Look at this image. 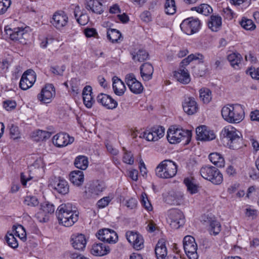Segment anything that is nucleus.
Here are the masks:
<instances>
[{"instance_id": "f257e3e1", "label": "nucleus", "mask_w": 259, "mask_h": 259, "mask_svg": "<svg viewBox=\"0 0 259 259\" xmlns=\"http://www.w3.org/2000/svg\"><path fill=\"white\" fill-rule=\"evenodd\" d=\"M227 146L234 150L241 148L243 146L241 133L232 125L225 126L221 132Z\"/></svg>"}, {"instance_id": "f03ea898", "label": "nucleus", "mask_w": 259, "mask_h": 259, "mask_svg": "<svg viewBox=\"0 0 259 259\" xmlns=\"http://www.w3.org/2000/svg\"><path fill=\"white\" fill-rule=\"evenodd\" d=\"M223 118L229 123H239L244 118V111L241 105L228 104L221 110Z\"/></svg>"}, {"instance_id": "7ed1b4c3", "label": "nucleus", "mask_w": 259, "mask_h": 259, "mask_svg": "<svg viewBox=\"0 0 259 259\" xmlns=\"http://www.w3.org/2000/svg\"><path fill=\"white\" fill-rule=\"evenodd\" d=\"M178 171V165L170 159L162 161L155 168L156 175L162 179H169L175 177Z\"/></svg>"}, {"instance_id": "20e7f679", "label": "nucleus", "mask_w": 259, "mask_h": 259, "mask_svg": "<svg viewBox=\"0 0 259 259\" xmlns=\"http://www.w3.org/2000/svg\"><path fill=\"white\" fill-rule=\"evenodd\" d=\"M191 132L189 130H184L176 126H171L167 131V139L171 144H177L184 141L186 144H188L191 138Z\"/></svg>"}, {"instance_id": "39448f33", "label": "nucleus", "mask_w": 259, "mask_h": 259, "mask_svg": "<svg viewBox=\"0 0 259 259\" xmlns=\"http://www.w3.org/2000/svg\"><path fill=\"white\" fill-rule=\"evenodd\" d=\"M199 172L203 178L210 181L214 185H220L223 181V175L215 167L210 165L203 166Z\"/></svg>"}, {"instance_id": "423d86ee", "label": "nucleus", "mask_w": 259, "mask_h": 259, "mask_svg": "<svg viewBox=\"0 0 259 259\" xmlns=\"http://www.w3.org/2000/svg\"><path fill=\"white\" fill-rule=\"evenodd\" d=\"M167 221L172 229H177L185 224V217L180 210L171 209L167 212Z\"/></svg>"}, {"instance_id": "0eeeda50", "label": "nucleus", "mask_w": 259, "mask_h": 259, "mask_svg": "<svg viewBox=\"0 0 259 259\" xmlns=\"http://www.w3.org/2000/svg\"><path fill=\"white\" fill-rule=\"evenodd\" d=\"M180 27L184 33L191 35L199 30L200 28V22L198 18L190 17L182 21Z\"/></svg>"}, {"instance_id": "6e6552de", "label": "nucleus", "mask_w": 259, "mask_h": 259, "mask_svg": "<svg viewBox=\"0 0 259 259\" xmlns=\"http://www.w3.org/2000/svg\"><path fill=\"white\" fill-rule=\"evenodd\" d=\"M183 247L186 254L189 259H197V245L194 237L186 236L183 239Z\"/></svg>"}, {"instance_id": "1a4fd4ad", "label": "nucleus", "mask_w": 259, "mask_h": 259, "mask_svg": "<svg viewBox=\"0 0 259 259\" xmlns=\"http://www.w3.org/2000/svg\"><path fill=\"white\" fill-rule=\"evenodd\" d=\"M165 129L162 126H156L145 131L140 137L148 141H157L163 137Z\"/></svg>"}, {"instance_id": "9d476101", "label": "nucleus", "mask_w": 259, "mask_h": 259, "mask_svg": "<svg viewBox=\"0 0 259 259\" xmlns=\"http://www.w3.org/2000/svg\"><path fill=\"white\" fill-rule=\"evenodd\" d=\"M35 80V72L32 70H27L22 75L19 82V87L23 90H27L33 85Z\"/></svg>"}, {"instance_id": "9b49d317", "label": "nucleus", "mask_w": 259, "mask_h": 259, "mask_svg": "<svg viewBox=\"0 0 259 259\" xmlns=\"http://www.w3.org/2000/svg\"><path fill=\"white\" fill-rule=\"evenodd\" d=\"M125 81L130 91L135 94L141 93L144 89L142 83L136 78L133 73L127 74L125 76Z\"/></svg>"}, {"instance_id": "f8f14e48", "label": "nucleus", "mask_w": 259, "mask_h": 259, "mask_svg": "<svg viewBox=\"0 0 259 259\" xmlns=\"http://www.w3.org/2000/svg\"><path fill=\"white\" fill-rule=\"evenodd\" d=\"M96 236L99 240L109 243H115L118 240L116 233L109 229L104 228L99 230Z\"/></svg>"}, {"instance_id": "ddd939ff", "label": "nucleus", "mask_w": 259, "mask_h": 259, "mask_svg": "<svg viewBox=\"0 0 259 259\" xmlns=\"http://www.w3.org/2000/svg\"><path fill=\"white\" fill-rule=\"evenodd\" d=\"M105 188L106 186L104 182L96 181L90 184L85 193L89 197L95 198L99 196Z\"/></svg>"}, {"instance_id": "4468645a", "label": "nucleus", "mask_w": 259, "mask_h": 259, "mask_svg": "<svg viewBox=\"0 0 259 259\" xmlns=\"http://www.w3.org/2000/svg\"><path fill=\"white\" fill-rule=\"evenodd\" d=\"M196 133L197 140L200 141H208L215 138L214 132L204 125L197 127Z\"/></svg>"}, {"instance_id": "2eb2a0df", "label": "nucleus", "mask_w": 259, "mask_h": 259, "mask_svg": "<svg viewBox=\"0 0 259 259\" xmlns=\"http://www.w3.org/2000/svg\"><path fill=\"white\" fill-rule=\"evenodd\" d=\"M76 210V207L70 203L62 204L56 211V215L59 222L69 217Z\"/></svg>"}, {"instance_id": "dca6fc26", "label": "nucleus", "mask_w": 259, "mask_h": 259, "mask_svg": "<svg viewBox=\"0 0 259 259\" xmlns=\"http://www.w3.org/2000/svg\"><path fill=\"white\" fill-rule=\"evenodd\" d=\"M67 15L63 11L57 12L53 16L51 23L58 29H61L65 27L68 23Z\"/></svg>"}, {"instance_id": "f3484780", "label": "nucleus", "mask_w": 259, "mask_h": 259, "mask_svg": "<svg viewBox=\"0 0 259 259\" xmlns=\"http://www.w3.org/2000/svg\"><path fill=\"white\" fill-rule=\"evenodd\" d=\"M52 141L55 146L62 147L72 143L74 141V138L66 133H60L53 137Z\"/></svg>"}, {"instance_id": "a211bd4d", "label": "nucleus", "mask_w": 259, "mask_h": 259, "mask_svg": "<svg viewBox=\"0 0 259 259\" xmlns=\"http://www.w3.org/2000/svg\"><path fill=\"white\" fill-rule=\"evenodd\" d=\"M55 95L54 88L52 84L46 85L41 90V93L37 96L38 99L44 103H49Z\"/></svg>"}, {"instance_id": "6ab92c4d", "label": "nucleus", "mask_w": 259, "mask_h": 259, "mask_svg": "<svg viewBox=\"0 0 259 259\" xmlns=\"http://www.w3.org/2000/svg\"><path fill=\"white\" fill-rule=\"evenodd\" d=\"M183 108L185 112L188 115H193L198 110V106L193 97L186 98L183 103Z\"/></svg>"}, {"instance_id": "aec40b11", "label": "nucleus", "mask_w": 259, "mask_h": 259, "mask_svg": "<svg viewBox=\"0 0 259 259\" xmlns=\"http://www.w3.org/2000/svg\"><path fill=\"white\" fill-rule=\"evenodd\" d=\"M84 4L88 11L97 15L102 14L105 9V7L98 0L87 1Z\"/></svg>"}, {"instance_id": "412c9836", "label": "nucleus", "mask_w": 259, "mask_h": 259, "mask_svg": "<svg viewBox=\"0 0 259 259\" xmlns=\"http://www.w3.org/2000/svg\"><path fill=\"white\" fill-rule=\"evenodd\" d=\"M97 101L107 109H113L117 106V102L108 95L101 93L97 97Z\"/></svg>"}, {"instance_id": "4be33fe9", "label": "nucleus", "mask_w": 259, "mask_h": 259, "mask_svg": "<svg viewBox=\"0 0 259 259\" xmlns=\"http://www.w3.org/2000/svg\"><path fill=\"white\" fill-rule=\"evenodd\" d=\"M71 242L75 249L83 250L85 247L87 240L84 235L78 234L71 236Z\"/></svg>"}, {"instance_id": "5701e85b", "label": "nucleus", "mask_w": 259, "mask_h": 259, "mask_svg": "<svg viewBox=\"0 0 259 259\" xmlns=\"http://www.w3.org/2000/svg\"><path fill=\"white\" fill-rule=\"evenodd\" d=\"M52 186L56 191L61 194L65 195L69 192L68 183L64 179H56Z\"/></svg>"}, {"instance_id": "b1692460", "label": "nucleus", "mask_w": 259, "mask_h": 259, "mask_svg": "<svg viewBox=\"0 0 259 259\" xmlns=\"http://www.w3.org/2000/svg\"><path fill=\"white\" fill-rule=\"evenodd\" d=\"M154 69L149 63H145L140 67L141 76L144 81H147L152 78Z\"/></svg>"}, {"instance_id": "393cba45", "label": "nucleus", "mask_w": 259, "mask_h": 259, "mask_svg": "<svg viewBox=\"0 0 259 259\" xmlns=\"http://www.w3.org/2000/svg\"><path fill=\"white\" fill-rule=\"evenodd\" d=\"M11 31L12 32L10 33V38L12 40L19 41L20 42H23L22 40L23 39H25L28 35L25 29L23 28H15Z\"/></svg>"}, {"instance_id": "a878e982", "label": "nucleus", "mask_w": 259, "mask_h": 259, "mask_svg": "<svg viewBox=\"0 0 259 259\" xmlns=\"http://www.w3.org/2000/svg\"><path fill=\"white\" fill-rule=\"evenodd\" d=\"M112 88L114 93L117 96H122L126 90V87L123 82L117 77L112 78Z\"/></svg>"}, {"instance_id": "bb28decb", "label": "nucleus", "mask_w": 259, "mask_h": 259, "mask_svg": "<svg viewBox=\"0 0 259 259\" xmlns=\"http://www.w3.org/2000/svg\"><path fill=\"white\" fill-rule=\"evenodd\" d=\"M174 76L178 81L183 84H187L190 81L189 74L185 68H180L177 71H175Z\"/></svg>"}, {"instance_id": "cd10ccee", "label": "nucleus", "mask_w": 259, "mask_h": 259, "mask_svg": "<svg viewBox=\"0 0 259 259\" xmlns=\"http://www.w3.org/2000/svg\"><path fill=\"white\" fill-rule=\"evenodd\" d=\"M207 25L212 31L219 30L222 26V18L219 15H211L207 22Z\"/></svg>"}, {"instance_id": "c85d7f7f", "label": "nucleus", "mask_w": 259, "mask_h": 259, "mask_svg": "<svg viewBox=\"0 0 259 259\" xmlns=\"http://www.w3.org/2000/svg\"><path fill=\"white\" fill-rule=\"evenodd\" d=\"M155 251L158 259H163L166 256L167 249L163 239L158 241L156 244Z\"/></svg>"}, {"instance_id": "c756f323", "label": "nucleus", "mask_w": 259, "mask_h": 259, "mask_svg": "<svg viewBox=\"0 0 259 259\" xmlns=\"http://www.w3.org/2000/svg\"><path fill=\"white\" fill-rule=\"evenodd\" d=\"M70 180L74 185L79 186L82 185L84 181L83 171L81 170H75L70 174Z\"/></svg>"}, {"instance_id": "7c9ffc66", "label": "nucleus", "mask_w": 259, "mask_h": 259, "mask_svg": "<svg viewBox=\"0 0 259 259\" xmlns=\"http://www.w3.org/2000/svg\"><path fill=\"white\" fill-rule=\"evenodd\" d=\"M109 252V247H106L103 243L94 244L91 249V253L96 256H103Z\"/></svg>"}, {"instance_id": "2f4dec72", "label": "nucleus", "mask_w": 259, "mask_h": 259, "mask_svg": "<svg viewBox=\"0 0 259 259\" xmlns=\"http://www.w3.org/2000/svg\"><path fill=\"white\" fill-rule=\"evenodd\" d=\"M78 220V212L76 210H75L73 213L69 215V217L66 218L65 219L62 220L59 222V223L65 227H69L76 223Z\"/></svg>"}, {"instance_id": "473e14b6", "label": "nucleus", "mask_w": 259, "mask_h": 259, "mask_svg": "<svg viewBox=\"0 0 259 259\" xmlns=\"http://www.w3.org/2000/svg\"><path fill=\"white\" fill-rule=\"evenodd\" d=\"M210 161L218 167H223L225 164L224 157L219 153H211L209 155Z\"/></svg>"}, {"instance_id": "72a5a7b5", "label": "nucleus", "mask_w": 259, "mask_h": 259, "mask_svg": "<svg viewBox=\"0 0 259 259\" xmlns=\"http://www.w3.org/2000/svg\"><path fill=\"white\" fill-rule=\"evenodd\" d=\"M242 59L241 55L238 53H233L228 56V60L231 65L236 69L239 68Z\"/></svg>"}, {"instance_id": "f704fd0d", "label": "nucleus", "mask_w": 259, "mask_h": 259, "mask_svg": "<svg viewBox=\"0 0 259 259\" xmlns=\"http://www.w3.org/2000/svg\"><path fill=\"white\" fill-rule=\"evenodd\" d=\"M133 59L135 61L143 62L146 60L149 56L148 53L145 50L139 49L132 53Z\"/></svg>"}, {"instance_id": "c9c22d12", "label": "nucleus", "mask_w": 259, "mask_h": 259, "mask_svg": "<svg viewBox=\"0 0 259 259\" xmlns=\"http://www.w3.org/2000/svg\"><path fill=\"white\" fill-rule=\"evenodd\" d=\"M74 163L77 168L84 170L88 166V159L85 156L80 155L75 158Z\"/></svg>"}, {"instance_id": "e433bc0d", "label": "nucleus", "mask_w": 259, "mask_h": 259, "mask_svg": "<svg viewBox=\"0 0 259 259\" xmlns=\"http://www.w3.org/2000/svg\"><path fill=\"white\" fill-rule=\"evenodd\" d=\"M204 57L200 54H191L189 55L186 58H185L181 62L182 66L181 68H184V65H188L193 60H199L200 62L202 63L203 62Z\"/></svg>"}, {"instance_id": "4c0bfd02", "label": "nucleus", "mask_w": 259, "mask_h": 259, "mask_svg": "<svg viewBox=\"0 0 259 259\" xmlns=\"http://www.w3.org/2000/svg\"><path fill=\"white\" fill-rule=\"evenodd\" d=\"M199 98L205 104L208 103L211 100V92L207 88H202L199 90Z\"/></svg>"}, {"instance_id": "58836bf2", "label": "nucleus", "mask_w": 259, "mask_h": 259, "mask_svg": "<svg viewBox=\"0 0 259 259\" xmlns=\"http://www.w3.org/2000/svg\"><path fill=\"white\" fill-rule=\"evenodd\" d=\"M184 183L187 188V190L191 194H195L198 192V186L195 183L192 178H187L184 180Z\"/></svg>"}, {"instance_id": "ea45409f", "label": "nucleus", "mask_w": 259, "mask_h": 259, "mask_svg": "<svg viewBox=\"0 0 259 259\" xmlns=\"http://www.w3.org/2000/svg\"><path fill=\"white\" fill-rule=\"evenodd\" d=\"M13 233L20 239L25 241L26 239V233L24 227L21 225L13 226Z\"/></svg>"}, {"instance_id": "a19ab883", "label": "nucleus", "mask_w": 259, "mask_h": 259, "mask_svg": "<svg viewBox=\"0 0 259 259\" xmlns=\"http://www.w3.org/2000/svg\"><path fill=\"white\" fill-rule=\"evenodd\" d=\"M107 36L108 39L112 42H117L120 39L121 34L119 31L115 29H108L107 32Z\"/></svg>"}, {"instance_id": "79ce46f5", "label": "nucleus", "mask_w": 259, "mask_h": 259, "mask_svg": "<svg viewBox=\"0 0 259 259\" xmlns=\"http://www.w3.org/2000/svg\"><path fill=\"white\" fill-rule=\"evenodd\" d=\"M209 221L210 233H212L216 235L218 234L221 230V225L215 219H210Z\"/></svg>"}, {"instance_id": "37998d69", "label": "nucleus", "mask_w": 259, "mask_h": 259, "mask_svg": "<svg viewBox=\"0 0 259 259\" xmlns=\"http://www.w3.org/2000/svg\"><path fill=\"white\" fill-rule=\"evenodd\" d=\"M191 10H196L197 12L205 16L208 15L212 12L211 7L208 5L205 4H201L197 7L192 8Z\"/></svg>"}, {"instance_id": "c03bdc74", "label": "nucleus", "mask_w": 259, "mask_h": 259, "mask_svg": "<svg viewBox=\"0 0 259 259\" xmlns=\"http://www.w3.org/2000/svg\"><path fill=\"white\" fill-rule=\"evenodd\" d=\"M176 7L174 0H166L165 4V12L168 15H173L176 13Z\"/></svg>"}, {"instance_id": "a18cd8bd", "label": "nucleus", "mask_w": 259, "mask_h": 259, "mask_svg": "<svg viewBox=\"0 0 259 259\" xmlns=\"http://www.w3.org/2000/svg\"><path fill=\"white\" fill-rule=\"evenodd\" d=\"M124 153L122 157V161L124 163L132 165L134 162L133 154L131 152L125 150V148H123Z\"/></svg>"}, {"instance_id": "49530a36", "label": "nucleus", "mask_w": 259, "mask_h": 259, "mask_svg": "<svg viewBox=\"0 0 259 259\" xmlns=\"http://www.w3.org/2000/svg\"><path fill=\"white\" fill-rule=\"evenodd\" d=\"M9 127L10 135L12 139L16 140L20 138V133L17 126L14 124H11Z\"/></svg>"}, {"instance_id": "de8ad7c7", "label": "nucleus", "mask_w": 259, "mask_h": 259, "mask_svg": "<svg viewBox=\"0 0 259 259\" xmlns=\"http://www.w3.org/2000/svg\"><path fill=\"white\" fill-rule=\"evenodd\" d=\"M15 236L13 233H10L8 234L6 237L9 246L13 248H16L18 246V243Z\"/></svg>"}, {"instance_id": "09e8293b", "label": "nucleus", "mask_w": 259, "mask_h": 259, "mask_svg": "<svg viewBox=\"0 0 259 259\" xmlns=\"http://www.w3.org/2000/svg\"><path fill=\"white\" fill-rule=\"evenodd\" d=\"M241 26L246 30H252L255 27V24L251 19L243 18L240 22Z\"/></svg>"}, {"instance_id": "8fccbe9b", "label": "nucleus", "mask_w": 259, "mask_h": 259, "mask_svg": "<svg viewBox=\"0 0 259 259\" xmlns=\"http://www.w3.org/2000/svg\"><path fill=\"white\" fill-rule=\"evenodd\" d=\"M35 137L38 138L36 139L37 141H43L49 139L51 136V133L41 130H38L35 133Z\"/></svg>"}, {"instance_id": "3c124183", "label": "nucleus", "mask_w": 259, "mask_h": 259, "mask_svg": "<svg viewBox=\"0 0 259 259\" xmlns=\"http://www.w3.org/2000/svg\"><path fill=\"white\" fill-rule=\"evenodd\" d=\"M24 202L25 204L30 206H36L39 203L37 198L32 196H26Z\"/></svg>"}, {"instance_id": "603ef678", "label": "nucleus", "mask_w": 259, "mask_h": 259, "mask_svg": "<svg viewBox=\"0 0 259 259\" xmlns=\"http://www.w3.org/2000/svg\"><path fill=\"white\" fill-rule=\"evenodd\" d=\"M141 203L145 208L148 211H151L152 210V205L149 201L147 196L145 193H143L141 195Z\"/></svg>"}, {"instance_id": "864d4df0", "label": "nucleus", "mask_w": 259, "mask_h": 259, "mask_svg": "<svg viewBox=\"0 0 259 259\" xmlns=\"http://www.w3.org/2000/svg\"><path fill=\"white\" fill-rule=\"evenodd\" d=\"M133 247L137 250H140L144 247V239L142 236L140 234L137 237V239L132 244Z\"/></svg>"}, {"instance_id": "5fc2aeb1", "label": "nucleus", "mask_w": 259, "mask_h": 259, "mask_svg": "<svg viewBox=\"0 0 259 259\" xmlns=\"http://www.w3.org/2000/svg\"><path fill=\"white\" fill-rule=\"evenodd\" d=\"M54 205L49 202H46L41 205V210L46 213H52L55 211Z\"/></svg>"}, {"instance_id": "6e6d98bb", "label": "nucleus", "mask_w": 259, "mask_h": 259, "mask_svg": "<svg viewBox=\"0 0 259 259\" xmlns=\"http://www.w3.org/2000/svg\"><path fill=\"white\" fill-rule=\"evenodd\" d=\"M3 105L7 111H11L16 108L17 104L14 100H7L3 102Z\"/></svg>"}, {"instance_id": "4d7b16f0", "label": "nucleus", "mask_w": 259, "mask_h": 259, "mask_svg": "<svg viewBox=\"0 0 259 259\" xmlns=\"http://www.w3.org/2000/svg\"><path fill=\"white\" fill-rule=\"evenodd\" d=\"M10 5V0H0V15L4 14Z\"/></svg>"}, {"instance_id": "13d9d810", "label": "nucleus", "mask_w": 259, "mask_h": 259, "mask_svg": "<svg viewBox=\"0 0 259 259\" xmlns=\"http://www.w3.org/2000/svg\"><path fill=\"white\" fill-rule=\"evenodd\" d=\"M246 73L249 74L254 79H259V68L250 67L246 70Z\"/></svg>"}, {"instance_id": "bf43d9fd", "label": "nucleus", "mask_w": 259, "mask_h": 259, "mask_svg": "<svg viewBox=\"0 0 259 259\" xmlns=\"http://www.w3.org/2000/svg\"><path fill=\"white\" fill-rule=\"evenodd\" d=\"M82 97L83 103L85 106L88 108H91L92 106L93 103L94 102V100L92 94H87L82 96Z\"/></svg>"}, {"instance_id": "052dcab7", "label": "nucleus", "mask_w": 259, "mask_h": 259, "mask_svg": "<svg viewBox=\"0 0 259 259\" xmlns=\"http://www.w3.org/2000/svg\"><path fill=\"white\" fill-rule=\"evenodd\" d=\"M65 69V67L63 65L60 67L59 66L53 67L52 66L50 68V71L52 73L54 74L55 75L62 76L63 75V72Z\"/></svg>"}, {"instance_id": "680f3d73", "label": "nucleus", "mask_w": 259, "mask_h": 259, "mask_svg": "<svg viewBox=\"0 0 259 259\" xmlns=\"http://www.w3.org/2000/svg\"><path fill=\"white\" fill-rule=\"evenodd\" d=\"M111 200L110 197H104L97 202V205L99 208H102L107 206Z\"/></svg>"}, {"instance_id": "e2e57ef3", "label": "nucleus", "mask_w": 259, "mask_h": 259, "mask_svg": "<svg viewBox=\"0 0 259 259\" xmlns=\"http://www.w3.org/2000/svg\"><path fill=\"white\" fill-rule=\"evenodd\" d=\"M139 234L137 233V232H134L133 231H128L126 232V239L128 240V241L132 244L134 242H135L136 241V239H137V237Z\"/></svg>"}, {"instance_id": "0e129e2a", "label": "nucleus", "mask_w": 259, "mask_h": 259, "mask_svg": "<svg viewBox=\"0 0 259 259\" xmlns=\"http://www.w3.org/2000/svg\"><path fill=\"white\" fill-rule=\"evenodd\" d=\"M89 21V18L87 14H81L78 18H77V22L81 25H86Z\"/></svg>"}, {"instance_id": "69168bd1", "label": "nucleus", "mask_w": 259, "mask_h": 259, "mask_svg": "<svg viewBox=\"0 0 259 259\" xmlns=\"http://www.w3.org/2000/svg\"><path fill=\"white\" fill-rule=\"evenodd\" d=\"M141 19L144 22H149L151 21V13L148 11L143 12L140 15Z\"/></svg>"}, {"instance_id": "338daca9", "label": "nucleus", "mask_w": 259, "mask_h": 259, "mask_svg": "<svg viewBox=\"0 0 259 259\" xmlns=\"http://www.w3.org/2000/svg\"><path fill=\"white\" fill-rule=\"evenodd\" d=\"M106 147L107 151L113 155H117L119 153V151L117 149L114 148L111 144L108 143L106 144Z\"/></svg>"}, {"instance_id": "774afa93", "label": "nucleus", "mask_w": 259, "mask_h": 259, "mask_svg": "<svg viewBox=\"0 0 259 259\" xmlns=\"http://www.w3.org/2000/svg\"><path fill=\"white\" fill-rule=\"evenodd\" d=\"M250 117L252 121L259 122V110H255L254 111L251 112Z\"/></svg>"}]
</instances>
